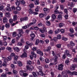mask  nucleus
Instances as JSON below:
<instances>
[{"label":"nucleus","instance_id":"obj_1","mask_svg":"<svg viewBox=\"0 0 77 77\" xmlns=\"http://www.w3.org/2000/svg\"><path fill=\"white\" fill-rule=\"evenodd\" d=\"M67 72L69 75H77V72H76L74 71L72 72H71L69 70Z\"/></svg>","mask_w":77,"mask_h":77},{"label":"nucleus","instance_id":"obj_21","mask_svg":"<svg viewBox=\"0 0 77 77\" xmlns=\"http://www.w3.org/2000/svg\"><path fill=\"white\" fill-rule=\"evenodd\" d=\"M5 26L6 27V28H9V27H10V24L8 23H7L5 24Z\"/></svg>","mask_w":77,"mask_h":77},{"label":"nucleus","instance_id":"obj_11","mask_svg":"<svg viewBox=\"0 0 77 77\" xmlns=\"http://www.w3.org/2000/svg\"><path fill=\"white\" fill-rule=\"evenodd\" d=\"M2 57L4 60V63H7L8 62V59H7V58H6V57Z\"/></svg>","mask_w":77,"mask_h":77},{"label":"nucleus","instance_id":"obj_7","mask_svg":"<svg viewBox=\"0 0 77 77\" xmlns=\"http://www.w3.org/2000/svg\"><path fill=\"white\" fill-rule=\"evenodd\" d=\"M32 74L33 75L34 77H38L39 75V74L38 72H33Z\"/></svg>","mask_w":77,"mask_h":77},{"label":"nucleus","instance_id":"obj_40","mask_svg":"<svg viewBox=\"0 0 77 77\" xmlns=\"http://www.w3.org/2000/svg\"><path fill=\"white\" fill-rule=\"evenodd\" d=\"M62 39L64 41H67L68 40V38H66L65 37H63L62 38Z\"/></svg>","mask_w":77,"mask_h":77},{"label":"nucleus","instance_id":"obj_23","mask_svg":"<svg viewBox=\"0 0 77 77\" xmlns=\"http://www.w3.org/2000/svg\"><path fill=\"white\" fill-rule=\"evenodd\" d=\"M18 30L19 32V33H20L21 35H22V34H23V29H19Z\"/></svg>","mask_w":77,"mask_h":77},{"label":"nucleus","instance_id":"obj_22","mask_svg":"<svg viewBox=\"0 0 77 77\" xmlns=\"http://www.w3.org/2000/svg\"><path fill=\"white\" fill-rule=\"evenodd\" d=\"M59 26L60 27H62L64 26V24L63 23H60L59 24Z\"/></svg>","mask_w":77,"mask_h":77},{"label":"nucleus","instance_id":"obj_63","mask_svg":"<svg viewBox=\"0 0 77 77\" xmlns=\"http://www.w3.org/2000/svg\"><path fill=\"white\" fill-rule=\"evenodd\" d=\"M41 52V51L40 50H38L37 51V54H39Z\"/></svg>","mask_w":77,"mask_h":77},{"label":"nucleus","instance_id":"obj_34","mask_svg":"<svg viewBox=\"0 0 77 77\" xmlns=\"http://www.w3.org/2000/svg\"><path fill=\"white\" fill-rule=\"evenodd\" d=\"M33 69H34L33 66H31L30 68L29 71H32Z\"/></svg>","mask_w":77,"mask_h":77},{"label":"nucleus","instance_id":"obj_62","mask_svg":"<svg viewBox=\"0 0 77 77\" xmlns=\"http://www.w3.org/2000/svg\"><path fill=\"white\" fill-rule=\"evenodd\" d=\"M70 6L72 7H74V6L75 5L74 4H73V2H71L70 3Z\"/></svg>","mask_w":77,"mask_h":77},{"label":"nucleus","instance_id":"obj_41","mask_svg":"<svg viewBox=\"0 0 77 77\" xmlns=\"http://www.w3.org/2000/svg\"><path fill=\"white\" fill-rule=\"evenodd\" d=\"M7 59L8 60H9V61H10V60H11L12 59V57L11 56H9L8 57H7Z\"/></svg>","mask_w":77,"mask_h":77},{"label":"nucleus","instance_id":"obj_45","mask_svg":"<svg viewBox=\"0 0 77 77\" xmlns=\"http://www.w3.org/2000/svg\"><path fill=\"white\" fill-rule=\"evenodd\" d=\"M6 9L7 11H11V8H10V7H7Z\"/></svg>","mask_w":77,"mask_h":77},{"label":"nucleus","instance_id":"obj_35","mask_svg":"<svg viewBox=\"0 0 77 77\" xmlns=\"http://www.w3.org/2000/svg\"><path fill=\"white\" fill-rule=\"evenodd\" d=\"M2 66L6 67L7 66V63L4 62L2 65Z\"/></svg>","mask_w":77,"mask_h":77},{"label":"nucleus","instance_id":"obj_48","mask_svg":"<svg viewBox=\"0 0 77 77\" xmlns=\"http://www.w3.org/2000/svg\"><path fill=\"white\" fill-rule=\"evenodd\" d=\"M57 39H61V35H58L57 36Z\"/></svg>","mask_w":77,"mask_h":77},{"label":"nucleus","instance_id":"obj_27","mask_svg":"<svg viewBox=\"0 0 77 77\" xmlns=\"http://www.w3.org/2000/svg\"><path fill=\"white\" fill-rule=\"evenodd\" d=\"M12 49V48L9 47H8L6 48V50H8L10 52H11V50Z\"/></svg>","mask_w":77,"mask_h":77},{"label":"nucleus","instance_id":"obj_6","mask_svg":"<svg viewBox=\"0 0 77 77\" xmlns=\"http://www.w3.org/2000/svg\"><path fill=\"white\" fill-rule=\"evenodd\" d=\"M63 65L62 64H60L58 65V70H63Z\"/></svg>","mask_w":77,"mask_h":77},{"label":"nucleus","instance_id":"obj_39","mask_svg":"<svg viewBox=\"0 0 77 77\" xmlns=\"http://www.w3.org/2000/svg\"><path fill=\"white\" fill-rule=\"evenodd\" d=\"M61 45L60 44H58L56 45L57 47L58 48H60L61 47Z\"/></svg>","mask_w":77,"mask_h":77},{"label":"nucleus","instance_id":"obj_56","mask_svg":"<svg viewBox=\"0 0 77 77\" xmlns=\"http://www.w3.org/2000/svg\"><path fill=\"white\" fill-rule=\"evenodd\" d=\"M36 19H34L32 20V23L34 24L35 23H36Z\"/></svg>","mask_w":77,"mask_h":77},{"label":"nucleus","instance_id":"obj_50","mask_svg":"<svg viewBox=\"0 0 77 77\" xmlns=\"http://www.w3.org/2000/svg\"><path fill=\"white\" fill-rule=\"evenodd\" d=\"M60 31L62 33H65L64 29H61L60 30Z\"/></svg>","mask_w":77,"mask_h":77},{"label":"nucleus","instance_id":"obj_60","mask_svg":"<svg viewBox=\"0 0 77 77\" xmlns=\"http://www.w3.org/2000/svg\"><path fill=\"white\" fill-rule=\"evenodd\" d=\"M60 7L61 9H62V10H63V9H64V6H63V5H60Z\"/></svg>","mask_w":77,"mask_h":77},{"label":"nucleus","instance_id":"obj_38","mask_svg":"<svg viewBox=\"0 0 77 77\" xmlns=\"http://www.w3.org/2000/svg\"><path fill=\"white\" fill-rule=\"evenodd\" d=\"M3 42H4V41H6V39H8V38H7V37L6 36H4L3 37Z\"/></svg>","mask_w":77,"mask_h":77},{"label":"nucleus","instance_id":"obj_24","mask_svg":"<svg viewBox=\"0 0 77 77\" xmlns=\"http://www.w3.org/2000/svg\"><path fill=\"white\" fill-rule=\"evenodd\" d=\"M5 29V26L2 25V26H1L0 25V30H3Z\"/></svg>","mask_w":77,"mask_h":77},{"label":"nucleus","instance_id":"obj_2","mask_svg":"<svg viewBox=\"0 0 77 77\" xmlns=\"http://www.w3.org/2000/svg\"><path fill=\"white\" fill-rule=\"evenodd\" d=\"M57 59H58L57 56H56L54 57V65H56V64H57L58 63V62L57 61Z\"/></svg>","mask_w":77,"mask_h":77},{"label":"nucleus","instance_id":"obj_52","mask_svg":"<svg viewBox=\"0 0 77 77\" xmlns=\"http://www.w3.org/2000/svg\"><path fill=\"white\" fill-rule=\"evenodd\" d=\"M65 51H66V56H67L69 54V51H68V50H66Z\"/></svg>","mask_w":77,"mask_h":77},{"label":"nucleus","instance_id":"obj_15","mask_svg":"<svg viewBox=\"0 0 77 77\" xmlns=\"http://www.w3.org/2000/svg\"><path fill=\"white\" fill-rule=\"evenodd\" d=\"M58 20H62V16L61 14H60L58 16Z\"/></svg>","mask_w":77,"mask_h":77},{"label":"nucleus","instance_id":"obj_33","mask_svg":"<svg viewBox=\"0 0 77 77\" xmlns=\"http://www.w3.org/2000/svg\"><path fill=\"white\" fill-rule=\"evenodd\" d=\"M16 9L18 11H20L21 9V8L19 6L17 7L16 8Z\"/></svg>","mask_w":77,"mask_h":77},{"label":"nucleus","instance_id":"obj_18","mask_svg":"<svg viewBox=\"0 0 77 77\" xmlns=\"http://www.w3.org/2000/svg\"><path fill=\"white\" fill-rule=\"evenodd\" d=\"M18 65L19 66H23V63L20 61H19L18 62Z\"/></svg>","mask_w":77,"mask_h":77},{"label":"nucleus","instance_id":"obj_57","mask_svg":"<svg viewBox=\"0 0 77 77\" xmlns=\"http://www.w3.org/2000/svg\"><path fill=\"white\" fill-rule=\"evenodd\" d=\"M1 77H6V75L5 74H3L1 75Z\"/></svg>","mask_w":77,"mask_h":77},{"label":"nucleus","instance_id":"obj_19","mask_svg":"<svg viewBox=\"0 0 77 77\" xmlns=\"http://www.w3.org/2000/svg\"><path fill=\"white\" fill-rule=\"evenodd\" d=\"M70 44L71 47H72V46H74V45H75V43H74L72 41L70 42Z\"/></svg>","mask_w":77,"mask_h":77},{"label":"nucleus","instance_id":"obj_31","mask_svg":"<svg viewBox=\"0 0 77 77\" xmlns=\"http://www.w3.org/2000/svg\"><path fill=\"white\" fill-rule=\"evenodd\" d=\"M52 17L54 20H55L56 18V15L54 14H53L52 15Z\"/></svg>","mask_w":77,"mask_h":77},{"label":"nucleus","instance_id":"obj_64","mask_svg":"<svg viewBox=\"0 0 77 77\" xmlns=\"http://www.w3.org/2000/svg\"><path fill=\"white\" fill-rule=\"evenodd\" d=\"M28 20V18L27 17H25L23 18V20L24 21H27Z\"/></svg>","mask_w":77,"mask_h":77},{"label":"nucleus","instance_id":"obj_37","mask_svg":"<svg viewBox=\"0 0 77 77\" xmlns=\"http://www.w3.org/2000/svg\"><path fill=\"white\" fill-rule=\"evenodd\" d=\"M20 3L22 5H24L25 4V1L24 0L21 1V0H20Z\"/></svg>","mask_w":77,"mask_h":77},{"label":"nucleus","instance_id":"obj_30","mask_svg":"<svg viewBox=\"0 0 77 77\" xmlns=\"http://www.w3.org/2000/svg\"><path fill=\"white\" fill-rule=\"evenodd\" d=\"M45 62L46 63H48L50 62V60L48 59H46L45 60Z\"/></svg>","mask_w":77,"mask_h":77},{"label":"nucleus","instance_id":"obj_5","mask_svg":"<svg viewBox=\"0 0 77 77\" xmlns=\"http://www.w3.org/2000/svg\"><path fill=\"white\" fill-rule=\"evenodd\" d=\"M61 75L63 77H68V75L65 71L61 72Z\"/></svg>","mask_w":77,"mask_h":77},{"label":"nucleus","instance_id":"obj_43","mask_svg":"<svg viewBox=\"0 0 77 77\" xmlns=\"http://www.w3.org/2000/svg\"><path fill=\"white\" fill-rule=\"evenodd\" d=\"M13 20H12V19H10L9 20L10 24H12V23H13Z\"/></svg>","mask_w":77,"mask_h":77},{"label":"nucleus","instance_id":"obj_13","mask_svg":"<svg viewBox=\"0 0 77 77\" xmlns=\"http://www.w3.org/2000/svg\"><path fill=\"white\" fill-rule=\"evenodd\" d=\"M17 1L15 2L17 6H20V0H17Z\"/></svg>","mask_w":77,"mask_h":77},{"label":"nucleus","instance_id":"obj_9","mask_svg":"<svg viewBox=\"0 0 77 77\" xmlns=\"http://www.w3.org/2000/svg\"><path fill=\"white\" fill-rule=\"evenodd\" d=\"M27 54L23 53V54L20 56V57L22 58H24V57H27Z\"/></svg>","mask_w":77,"mask_h":77},{"label":"nucleus","instance_id":"obj_53","mask_svg":"<svg viewBox=\"0 0 77 77\" xmlns=\"http://www.w3.org/2000/svg\"><path fill=\"white\" fill-rule=\"evenodd\" d=\"M51 74L52 77H54V73L53 72H51Z\"/></svg>","mask_w":77,"mask_h":77},{"label":"nucleus","instance_id":"obj_8","mask_svg":"<svg viewBox=\"0 0 77 77\" xmlns=\"http://www.w3.org/2000/svg\"><path fill=\"white\" fill-rule=\"evenodd\" d=\"M3 22L4 23H8V20L7 18L6 17H4L3 18Z\"/></svg>","mask_w":77,"mask_h":77},{"label":"nucleus","instance_id":"obj_42","mask_svg":"<svg viewBox=\"0 0 77 77\" xmlns=\"http://www.w3.org/2000/svg\"><path fill=\"white\" fill-rule=\"evenodd\" d=\"M77 11V9L76 8H74L73 9V11L74 13H75Z\"/></svg>","mask_w":77,"mask_h":77},{"label":"nucleus","instance_id":"obj_44","mask_svg":"<svg viewBox=\"0 0 77 77\" xmlns=\"http://www.w3.org/2000/svg\"><path fill=\"white\" fill-rule=\"evenodd\" d=\"M11 9H12V10L13 11H15L16 9V7L14 6H13L11 7Z\"/></svg>","mask_w":77,"mask_h":77},{"label":"nucleus","instance_id":"obj_25","mask_svg":"<svg viewBox=\"0 0 77 77\" xmlns=\"http://www.w3.org/2000/svg\"><path fill=\"white\" fill-rule=\"evenodd\" d=\"M28 11L29 13V14H32L33 12V11L32 10V9L29 8V10H28Z\"/></svg>","mask_w":77,"mask_h":77},{"label":"nucleus","instance_id":"obj_10","mask_svg":"<svg viewBox=\"0 0 77 77\" xmlns=\"http://www.w3.org/2000/svg\"><path fill=\"white\" fill-rule=\"evenodd\" d=\"M13 49L17 52H19L20 51V49L17 47H15L13 48Z\"/></svg>","mask_w":77,"mask_h":77},{"label":"nucleus","instance_id":"obj_20","mask_svg":"<svg viewBox=\"0 0 77 77\" xmlns=\"http://www.w3.org/2000/svg\"><path fill=\"white\" fill-rule=\"evenodd\" d=\"M13 21H16L17 20V16L15 15L13 16Z\"/></svg>","mask_w":77,"mask_h":77},{"label":"nucleus","instance_id":"obj_51","mask_svg":"<svg viewBox=\"0 0 77 77\" xmlns=\"http://www.w3.org/2000/svg\"><path fill=\"white\" fill-rule=\"evenodd\" d=\"M38 68L39 70H40V71H42V66H38Z\"/></svg>","mask_w":77,"mask_h":77},{"label":"nucleus","instance_id":"obj_26","mask_svg":"<svg viewBox=\"0 0 77 77\" xmlns=\"http://www.w3.org/2000/svg\"><path fill=\"white\" fill-rule=\"evenodd\" d=\"M27 63L28 65H32V61H31L30 60L27 61Z\"/></svg>","mask_w":77,"mask_h":77},{"label":"nucleus","instance_id":"obj_61","mask_svg":"<svg viewBox=\"0 0 77 77\" xmlns=\"http://www.w3.org/2000/svg\"><path fill=\"white\" fill-rule=\"evenodd\" d=\"M43 10L44 12H47L48 11V9L46 8H44Z\"/></svg>","mask_w":77,"mask_h":77},{"label":"nucleus","instance_id":"obj_55","mask_svg":"<svg viewBox=\"0 0 77 77\" xmlns=\"http://www.w3.org/2000/svg\"><path fill=\"white\" fill-rule=\"evenodd\" d=\"M13 72L14 74H17V71L16 70H13Z\"/></svg>","mask_w":77,"mask_h":77},{"label":"nucleus","instance_id":"obj_59","mask_svg":"<svg viewBox=\"0 0 77 77\" xmlns=\"http://www.w3.org/2000/svg\"><path fill=\"white\" fill-rule=\"evenodd\" d=\"M39 2H38V1H37V0H36L35 1V5H39Z\"/></svg>","mask_w":77,"mask_h":77},{"label":"nucleus","instance_id":"obj_3","mask_svg":"<svg viewBox=\"0 0 77 77\" xmlns=\"http://www.w3.org/2000/svg\"><path fill=\"white\" fill-rule=\"evenodd\" d=\"M51 50V47L49 46L46 49H44L43 51L45 52H48L50 51Z\"/></svg>","mask_w":77,"mask_h":77},{"label":"nucleus","instance_id":"obj_47","mask_svg":"<svg viewBox=\"0 0 77 77\" xmlns=\"http://www.w3.org/2000/svg\"><path fill=\"white\" fill-rule=\"evenodd\" d=\"M24 72L23 71L20 70V74H21V75H23V74L24 73Z\"/></svg>","mask_w":77,"mask_h":77},{"label":"nucleus","instance_id":"obj_29","mask_svg":"<svg viewBox=\"0 0 77 77\" xmlns=\"http://www.w3.org/2000/svg\"><path fill=\"white\" fill-rule=\"evenodd\" d=\"M30 36H31V38H35V34L33 33H32L30 35Z\"/></svg>","mask_w":77,"mask_h":77},{"label":"nucleus","instance_id":"obj_14","mask_svg":"<svg viewBox=\"0 0 77 77\" xmlns=\"http://www.w3.org/2000/svg\"><path fill=\"white\" fill-rule=\"evenodd\" d=\"M34 7V5L32 3L29 5V9H32V8Z\"/></svg>","mask_w":77,"mask_h":77},{"label":"nucleus","instance_id":"obj_4","mask_svg":"<svg viewBox=\"0 0 77 77\" xmlns=\"http://www.w3.org/2000/svg\"><path fill=\"white\" fill-rule=\"evenodd\" d=\"M75 66H76L75 64H72L71 65L70 67V70H71V71L75 70Z\"/></svg>","mask_w":77,"mask_h":77},{"label":"nucleus","instance_id":"obj_16","mask_svg":"<svg viewBox=\"0 0 77 77\" xmlns=\"http://www.w3.org/2000/svg\"><path fill=\"white\" fill-rule=\"evenodd\" d=\"M39 40V39H37L36 41H35V45H38V44H39V43L40 42Z\"/></svg>","mask_w":77,"mask_h":77},{"label":"nucleus","instance_id":"obj_46","mask_svg":"<svg viewBox=\"0 0 77 77\" xmlns=\"http://www.w3.org/2000/svg\"><path fill=\"white\" fill-rule=\"evenodd\" d=\"M44 16V14L41 13L39 14V17L40 18H42V17H43Z\"/></svg>","mask_w":77,"mask_h":77},{"label":"nucleus","instance_id":"obj_12","mask_svg":"<svg viewBox=\"0 0 77 77\" xmlns=\"http://www.w3.org/2000/svg\"><path fill=\"white\" fill-rule=\"evenodd\" d=\"M60 32V29H56L55 31L54 32L56 35L58 34V33H59Z\"/></svg>","mask_w":77,"mask_h":77},{"label":"nucleus","instance_id":"obj_36","mask_svg":"<svg viewBox=\"0 0 77 77\" xmlns=\"http://www.w3.org/2000/svg\"><path fill=\"white\" fill-rule=\"evenodd\" d=\"M46 24L47 25V26H50L51 24L50 23V22L49 21H47L46 23Z\"/></svg>","mask_w":77,"mask_h":77},{"label":"nucleus","instance_id":"obj_28","mask_svg":"<svg viewBox=\"0 0 77 77\" xmlns=\"http://www.w3.org/2000/svg\"><path fill=\"white\" fill-rule=\"evenodd\" d=\"M16 36H17V32H13L12 34L13 37H15Z\"/></svg>","mask_w":77,"mask_h":77},{"label":"nucleus","instance_id":"obj_17","mask_svg":"<svg viewBox=\"0 0 77 77\" xmlns=\"http://www.w3.org/2000/svg\"><path fill=\"white\" fill-rule=\"evenodd\" d=\"M5 16L6 17H10V13L9 12H7L5 13Z\"/></svg>","mask_w":77,"mask_h":77},{"label":"nucleus","instance_id":"obj_54","mask_svg":"<svg viewBox=\"0 0 77 77\" xmlns=\"http://www.w3.org/2000/svg\"><path fill=\"white\" fill-rule=\"evenodd\" d=\"M23 77H26L28 75V74L27 73H24L23 75H22Z\"/></svg>","mask_w":77,"mask_h":77},{"label":"nucleus","instance_id":"obj_49","mask_svg":"<svg viewBox=\"0 0 77 77\" xmlns=\"http://www.w3.org/2000/svg\"><path fill=\"white\" fill-rule=\"evenodd\" d=\"M39 72L41 75H42V76L44 75V73H43V72L42 71H39Z\"/></svg>","mask_w":77,"mask_h":77},{"label":"nucleus","instance_id":"obj_58","mask_svg":"<svg viewBox=\"0 0 77 77\" xmlns=\"http://www.w3.org/2000/svg\"><path fill=\"white\" fill-rule=\"evenodd\" d=\"M64 12L66 14H68V10L67 9H64Z\"/></svg>","mask_w":77,"mask_h":77},{"label":"nucleus","instance_id":"obj_32","mask_svg":"<svg viewBox=\"0 0 77 77\" xmlns=\"http://www.w3.org/2000/svg\"><path fill=\"white\" fill-rule=\"evenodd\" d=\"M48 33L50 35H52L53 33V31L50 30L48 32Z\"/></svg>","mask_w":77,"mask_h":77}]
</instances>
